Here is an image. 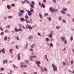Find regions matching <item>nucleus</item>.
Segmentation results:
<instances>
[{
	"mask_svg": "<svg viewBox=\"0 0 74 74\" xmlns=\"http://www.w3.org/2000/svg\"><path fill=\"white\" fill-rule=\"evenodd\" d=\"M19 11L20 13H19L18 14L20 17H22V16L23 15V13H25V10H21L20 9L19 10Z\"/></svg>",
	"mask_w": 74,
	"mask_h": 74,
	"instance_id": "obj_1",
	"label": "nucleus"
},
{
	"mask_svg": "<svg viewBox=\"0 0 74 74\" xmlns=\"http://www.w3.org/2000/svg\"><path fill=\"white\" fill-rule=\"evenodd\" d=\"M37 58V56H30L29 57V59L32 62L34 61V59H33V58Z\"/></svg>",
	"mask_w": 74,
	"mask_h": 74,
	"instance_id": "obj_2",
	"label": "nucleus"
},
{
	"mask_svg": "<svg viewBox=\"0 0 74 74\" xmlns=\"http://www.w3.org/2000/svg\"><path fill=\"white\" fill-rule=\"evenodd\" d=\"M49 11L50 12H54L55 11V9H52L51 7H50L49 8Z\"/></svg>",
	"mask_w": 74,
	"mask_h": 74,
	"instance_id": "obj_3",
	"label": "nucleus"
},
{
	"mask_svg": "<svg viewBox=\"0 0 74 74\" xmlns=\"http://www.w3.org/2000/svg\"><path fill=\"white\" fill-rule=\"evenodd\" d=\"M52 66L53 69V70L54 71H56V66L54 65V64H52Z\"/></svg>",
	"mask_w": 74,
	"mask_h": 74,
	"instance_id": "obj_4",
	"label": "nucleus"
},
{
	"mask_svg": "<svg viewBox=\"0 0 74 74\" xmlns=\"http://www.w3.org/2000/svg\"><path fill=\"white\" fill-rule=\"evenodd\" d=\"M17 59L18 60H20V59H21V57H20V53H19L17 55Z\"/></svg>",
	"mask_w": 74,
	"mask_h": 74,
	"instance_id": "obj_5",
	"label": "nucleus"
},
{
	"mask_svg": "<svg viewBox=\"0 0 74 74\" xmlns=\"http://www.w3.org/2000/svg\"><path fill=\"white\" fill-rule=\"evenodd\" d=\"M28 15H29V16H31V15H33V14H32V13L30 11H28Z\"/></svg>",
	"mask_w": 74,
	"mask_h": 74,
	"instance_id": "obj_6",
	"label": "nucleus"
},
{
	"mask_svg": "<svg viewBox=\"0 0 74 74\" xmlns=\"http://www.w3.org/2000/svg\"><path fill=\"white\" fill-rule=\"evenodd\" d=\"M20 19L21 21V22H23V21H25V20L24 18H20Z\"/></svg>",
	"mask_w": 74,
	"mask_h": 74,
	"instance_id": "obj_7",
	"label": "nucleus"
},
{
	"mask_svg": "<svg viewBox=\"0 0 74 74\" xmlns=\"http://www.w3.org/2000/svg\"><path fill=\"white\" fill-rule=\"evenodd\" d=\"M33 38V36H30L28 37V39H29V40H31V39H32Z\"/></svg>",
	"mask_w": 74,
	"mask_h": 74,
	"instance_id": "obj_8",
	"label": "nucleus"
},
{
	"mask_svg": "<svg viewBox=\"0 0 74 74\" xmlns=\"http://www.w3.org/2000/svg\"><path fill=\"white\" fill-rule=\"evenodd\" d=\"M7 7L8 10L9 9H11V6L10 5H7Z\"/></svg>",
	"mask_w": 74,
	"mask_h": 74,
	"instance_id": "obj_9",
	"label": "nucleus"
},
{
	"mask_svg": "<svg viewBox=\"0 0 74 74\" xmlns=\"http://www.w3.org/2000/svg\"><path fill=\"white\" fill-rule=\"evenodd\" d=\"M12 50H13V49H10L9 50V52H10V53H11V54H12Z\"/></svg>",
	"mask_w": 74,
	"mask_h": 74,
	"instance_id": "obj_10",
	"label": "nucleus"
},
{
	"mask_svg": "<svg viewBox=\"0 0 74 74\" xmlns=\"http://www.w3.org/2000/svg\"><path fill=\"white\" fill-rule=\"evenodd\" d=\"M39 17L40 19H42V16L41 15V14H40V13H39Z\"/></svg>",
	"mask_w": 74,
	"mask_h": 74,
	"instance_id": "obj_11",
	"label": "nucleus"
},
{
	"mask_svg": "<svg viewBox=\"0 0 74 74\" xmlns=\"http://www.w3.org/2000/svg\"><path fill=\"white\" fill-rule=\"evenodd\" d=\"M31 5H33L34 6L35 5L34 4H35V3H34V2L33 1H32V2L31 3Z\"/></svg>",
	"mask_w": 74,
	"mask_h": 74,
	"instance_id": "obj_12",
	"label": "nucleus"
},
{
	"mask_svg": "<svg viewBox=\"0 0 74 74\" xmlns=\"http://www.w3.org/2000/svg\"><path fill=\"white\" fill-rule=\"evenodd\" d=\"M47 19L49 21H51V18L50 17H47Z\"/></svg>",
	"mask_w": 74,
	"mask_h": 74,
	"instance_id": "obj_13",
	"label": "nucleus"
},
{
	"mask_svg": "<svg viewBox=\"0 0 74 74\" xmlns=\"http://www.w3.org/2000/svg\"><path fill=\"white\" fill-rule=\"evenodd\" d=\"M1 51L3 53H5V51H4V49H2Z\"/></svg>",
	"mask_w": 74,
	"mask_h": 74,
	"instance_id": "obj_14",
	"label": "nucleus"
},
{
	"mask_svg": "<svg viewBox=\"0 0 74 74\" xmlns=\"http://www.w3.org/2000/svg\"><path fill=\"white\" fill-rule=\"evenodd\" d=\"M40 69L42 72H44V70L42 66L40 67Z\"/></svg>",
	"mask_w": 74,
	"mask_h": 74,
	"instance_id": "obj_15",
	"label": "nucleus"
},
{
	"mask_svg": "<svg viewBox=\"0 0 74 74\" xmlns=\"http://www.w3.org/2000/svg\"><path fill=\"white\" fill-rule=\"evenodd\" d=\"M36 64H41V62H40L39 61H37L36 62Z\"/></svg>",
	"mask_w": 74,
	"mask_h": 74,
	"instance_id": "obj_16",
	"label": "nucleus"
},
{
	"mask_svg": "<svg viewBox=\"0 0 74 74\" xmlns=\"http://www.w3.org/2000/svg\"><path fill=\"white\" fill-rule=\"evenodd\" d=\"M61 13H62L63 14H65V12L63 10L61 11Z\"/></svg>",
	"mask_w": 74,
	"mask_h": 74,
	"instance_id": "obj_17",
	"label": "nucleus"
},
{
	"mask_svg": "<svg viewBox=\"0 0 74 74\" xmlns=\"http://www.w3.org/2000/svg\"><path fill=\"white\" fill-rule=\"evenodd\" d=\"M10 25H8L5 27L7 28V29H9L10 28Z\"/></svg>",
	"mask_w": 74,
	"mask_h": 74,
	"instance_id": "obj_18",
	"label": "nucleus"
},
{
	"mask_svg": "<svg viewBox=\"0 0 74 74\" xmlns=\"http://www.w3.org/2000/svg\"><path fill=\"white\" fill-rule=\"evenodd\" d=\"M45 58L46 59V60H47V61H49V60H48V59H47V55H45Z\"/></svg>",
	"mask_w": 74,
	"mask_h": 74,
	"instance_id": "obj_19",
	"label": "nucleus"
},
{
	"mask_svg": "<svg viewBox=\"0 0 74 74\" xmlns=\"http://www.w3.org/2000/svg\"><path fill=\"white\" fill-rule=\"evenodd\" d=\"M8 18L9 19H12V16H8Z\"/></svg>",
	"mask_w": 74,
	"mask_h": 74,
	"instance_id": "obj_20",
	"label": "nucleus"
},
{
	"mask_svg": "<svg viewBox=\"0 0 74 74\" xmlns=\"http://www.w3.org/2000/svg\"><path fill=\"white\" fill-rule=\"evenodd\" d=\"M30 12H33V9H32V8H31L30 10Z\"/></svg>",
	"mask_w": 74,
	"mask_h": 74,
	"instance_id": "obj_21",
	"label": "nucleus"
},
{
	"mask_svg": "<svg viewBox=\"0 0 74 74\" xmlns=\"http://www.w3.org/2000/svg\"><path fill=\"white\" fill-rule=\"evenodd\" d=\"M14 31L16 32H18V29L16 28L14 29Z\"/></svg>",
	"mask_w": 74,
	"mask_h": 74,
	"instance_id": "obj_22",
	"label": "nucleus"
},
{
	"mask_svg": "<svg viewBox=\"0 0 74 74\" xmlns=\"http://www.w3.org/2000/svg\"><path fill=\"white\" fill-rule=\"evenodd\" d=\"M42 6L43 8H45V6L42 3Z\"/></svg>",
	"mask_w": 74,
	"mask_h": 74,
	"instance_id": "obj_23",
	"label": "nucleus"
},
{
	"mask_svg": "<svg viewBox=\"0 0 74 74\" xmlns=\"http://www.w3.org/2000/svg\"><path fill=\"white\" fill-rule=\"evenodd\" d=\"M30 7L32 8H33V9H34V7L33 6V5H30Z\"/></svg>",
	"mask_w": 74,
	"mask_h": 74,
	"instance_id": "obj_24",
	"label": "nucleus"
},
{
	"mask_svg": "<svg viewBox=\"0 0 74 74\" xmlns=\"http://www.w3.org/2000/svg\"><path fill=\"white\" fill-rule=\"evenodd\" d=\"M25 18H26V19H29V17L27 16H25Z\"/></svg>",
	"mask_w": 74,
	"mask_h": 74,
	"instance_id": "obj_25",
	"label": "nucleus"
},
{
	"mask_svg": "<svg viewBox=\"0 0 74 74\" xmlns=\"http://www.w3.org/2000/svg\"><path fill=\"white\" fill-rule=\"evenodd\" d=\"M46 41L47 42H48V41H49V39L47 38H46Z\"/></svg>",
	"mask_w": 74,
	"mask_h": 74,
	"instance_id": "obj_26",
	"label": "nucleus"
},
{
	"mask_svg": "<svg viewBox=\"0 0 74 74\" xmlns=\"http://www.w3.org/2000/svg\"><path fill=\"white\" fill-rule=\"evenodd\" d=\"M4 40L5 41H6L7 40V37H4Z\"/></svg>",
	"mask_w": 74,
	"mask_h": 74,
	"instance_id": "obj_27",
	"label": "nucleus"
},
{
	"mask_svg": "<svg viewBox=\"0 0 74 74\" xmlns=\"http://www.w3.org/2000/svg\"><path fill=\"white\" fill-rule=\"evenodd\" d=\"M28 27L29 29H32V27L30 26H28Z\"/></svg>",
	"mask_w": 74,
	"mask_h": 74,
	"instance_id": "obj_28",
	"label": "nucleus"
},
{
	"mask_svg": "<svg viewBox=\"0 0 74 74\" xmlns=\"http://www.w3.org/2000/svg\"><path fill=\"white\" fill-rule=\"evenodd\" d=\"M56 28L57 29H60V27L59 26H57L56 27Z\"/></svg>",
	"mask_w": 74,
	"mask_h": 74,
	"instance_id": "obj_29",
	"label": "nucleus"
},
{
	"mask_svg": "<svg viewBox=\"0 0 74 74\" xmlns=\"http://www.w3.org/2000/svg\"><path fill=\"white\" fill-rule=\"evenodd\" d=\"M18 31H19L20 32H22V30L21 28H19L18 29Z\"/></svg>",
	"mask_w": 74,
	"mask_h": 74,
	"instance_id": "obj_30",
	"label": "nucleus"
},
{
	"mask_svg": "<svg viewBox=\"0 0 74 74\" xmlns=\"http://www.w3.org/2000/svg\"><path fill=\"white\" fill-rule=\"evenodd\" d=\"M70 39L71 41H73V36H71Z\"/></svg>",
	"mask_w": 74,
	"mask_h": 74,
	"instance_id": "obj_31",
	"label": "nucleus"
},
{
	"mask_svg": "<svg viewBox=\"0 0 74 74\" xmlns=\"http://www.w3.org/2000/svg\"><path fill=\"white\" fill-rule=\"evenodd\" d=\"M44 69L45 71H48V70L46 69V68H44Z\"/></svg>",
	"mask_w": 74,
	"mask_h": 74,
	"instance_id": "obj_32",
	"label": "nucleus"
},
{
	"mask_svg": "<svg viewBox=\"0 0 74 74\" xmlns=\"http://www.w3.org/2000/svg\"><path fill=\"white\" fill-rule=\"evenodd\" d=\"M0 34L1 36H3V34H4V32H2Z\"/></svg>",
	"mask_w": 74,
	"mask_h": 74,
	"instance_id": "obj_33",
	"label": "nucleus"
},
{
	"mask_svg": "<svg viewBox=\"0 0 74 74\" xmlns=\"http://www.w3.org/2000/svg\"><path fill=\"white\" fill-rule=\"evenodd\" d=\"M62 10L64 11H66L67 10V8H62Z\"/></svg>",
	"mask_w": 74,
	"mask_h": 74,
	"instance_id": "obj_34",
	"label": "nucleus"
},
{
	"mask_svg": "<svg viewBox=\"0 0 74 74\" xmlns=\"http://www.w3.org/2000/svg\"><path fill=\"white\" fill-rule=\"evenodd\" d=\"M1 71H3V70H4V69L3 68H1L0 69Z\"/></svg>",
	"mask_w": 74,
	"mask_h": 74,
	"instance_id": "obj_35",
	"label": "nucleus"
},
{
	"mask_svg": "<svg viewBox=\"0 0 74 74\" xmlns=\"http://www.w3.org/2000/svg\"><path fill=\"white\" fill-rule=\"evenodd\" d=\"M52 47H53V44L52 43H50L49 44Z\"/></svg>",
	"mask_w": 74,
	"mask_h": 74,
	"instance_id": "obj_36",
	"label": "nucleus"
},
{
	"mask_svg": "<svg viewBox=\"0 0 74 74\" xmlns=\"http://www.w3.org/2000/svg\"><path fill=\"white\" fill-rule=\"evenodd\" d=\"M61 39L62 40V41H63L64 40V37H62L61 38Z\"/></svg>",
	"mask_w": 74,
	"mask_h": 74,
	"instance_id": "obj_37",
	"label": "nucleus"
},
{
	"mask_svg": "<svg viewBox=\"0 0 74 74\" xmlns=\"http://www.w3.org/2000/svg\"><path fill=\"white\" fill-rule=\"evenodd\" d=\"M39 5H40V6H41V7H42L41 6V3H40V2H39Z\"/></svg>",
	"mask_w": 74,
	"mask_h": 74,
	"instance_id": "obj_38",
	"label": "nucleus"
},
{
	"mask_svg": "<svg viewBox=\"0 0 74 74\" xmlns=\"http://www.w3.org/2000/svg\"><path fill=\"white\" fill-rule=\"evenodd\" d=\"M0 29L1 30V31H3V28H2V27H0Z\"/></svg>",
	"mask_w": 74,
	"mask_h": 74,
	"instance_id": "obj_39",
	"label": "nucleus"
},
{
	"mask_svg": "<svg viewBox=\"0 0 74 74\" xmlns=\"http://www.w3.org/2000/svg\"><path fill=\"white\" fill-rule=\"evenodd\" d=\"M12 7H15V4H14V3L12 4Z\"/></svg>",
	"mask_w": 74,
	"mask_h": 74,
	"instance_id": "obj_40",
	"label": "nucleus"
},
{
	"mask_svg": "<svg viewBox=\"0 0 74 74\" xmlns=\"http://www.w3.org/2000/svg\"><path fill=\"white\" fill-rule=\"evenodd\" d=\"M8 30H5V32L6 33H8Z\"/></svg>",
	"mask_w": 74,
	"mask_h": 74,
	"instance_id": "obj_41",
	"label": "nucleus"
},
{
	"mask_svg": "<svg viewBox=\"0 0 74 74\" xmlns=\"http://www.w3.org/2000/svg\"><path fill=\"white\" fill-rule=\"evenodd\" d=\"M71 64H73V63H74V62H73V60H72L71 61Z\"/></svg>",
	"mask_w": 74,
	"mask_h": 74,
	"instance_id": "obj_42",
	"label": "nucleus"
},
{
	"mask_svg": "<svg viewBox=\"0 0 74 74\" xmlns=\"http://www.w3.org/2000/svg\"><path fill=\"white\" fill-rule=\"evenodd\" d=\"M38 36H41V35L40 34L39 32L38 33Z\"/></svg>",
	"mask_w": 74,
	"mask_h": 74,
	"instance_id": "obj_43",
	"label": "nucleus"
},
{
	"mask_svg": "<svg viewBox=\"0 0 74 74\" xmlns=\"http://www.w3.org/2000/svg\"><path fill=\"white\" fill-rule=\"evenodd\" d=\"M28 25H26V28H27V29H28Z\"/></svg>",
	"mask_w": 74,
	"mask_h": 74,
	"instance_id": "obj_44",
	"label": "nucleus"
},
{
	"mask_svg": "<svg viewBox=\"0 0 74 74\" xmlns=\"http://www.w3.org/2000/svg\"><path fill=\"white\" fill-rule=\"evenodd\" d=\"M16 48H17V49H19V48L18 47V45H17L16 46Z\"/></svg>",
	"mask_w": 74,
	"mask_h": 74,
	"instance_id": "obj_45",
	"label": "nucleus"
},
{
	"mask_svg": "<svg viewBox=\"0 0 74 74\" xmlns=\"http://www.w3.org/2000/svg\"><path fill=\"white\" fill-rule=\"evenodd\" d=\"M45 15H47V16H48V13H45Z\"/></svg>",
	"mask_w": 74,
	"mask_h": 74,
	"instance_id": "obj_46",
	"label": "nucleus"
},
{
	"mask_svg": "<svg viewBox=\"0 0 74 74\" xmlns=\"http://www.w3.org/2000/svg\"><path fill=\"white\" fill-rule=\"evenodd\" d=\"M26 1L27 3H29V2L27 0H26V1Z\"/></svg>",
	"mask_w": 74,
	"mask_h": 74,
	"instance_id": "obj_47",
	"label": "nucleus"
},
{
	"mask_svg": "<svg viewBox=\"0 0 74 74\" xmlns=\"http://www.w3.org/2000/svg\"><path fill=\"white\" fill-rule=\"evenodd\" d=\"M38 67H40V65L39 64H37Z\"/></svg>",
	"mask_w": 74,
	"mask_h": 74,
	"instance_id": "obj_48",
	"label": "nucleus"
},
{
	"mask_svg": "<svg viewBox=\"0 0 74 74\" xmlns=\"http://www.w3.org/2000/svg\"><path fill=\"white\" fill-rule=\"evenodd\" d=\"M63 22H64V23H66V21L65 20H63Z\"/></svg>",
	"mask_w": 74,
	"mask_h": 74,
	"instance_id": "obj_49",
	"label": "nucleus"
},
{
	"mask_svg": "<svg viewBox=\"0 0 74 74\" xmlns=\"http://www.w3.org/2000/svg\"><path fill=\"white\" fill-rule=\"evenodd\" d=\"M31 55H32V56L34 55V52H32L31 53Z\"/></svg>",
	"mask_w": 74,
	"mask_h": 74,
	"instance_id": "obj_50",
	"label": "nucleus"
},
{
	"mask_svg": "<svg viewBox=\"0 0 74 74\" xmlns=\"http://www.w3.org/2000/svg\"><path fill=\"white\" fill-rule=\"evenodd\" d=\"M29 23H30L32 22V21H28Z\"/></svg>",
	"mask_w": 74,
	"mask_h": 74,
	"instance_id": "obj_51",
	"label": "nucleus"
},
{
	"mask_svg": "<svg viewBox=\"0 0 74 74\" xmlns=\"http://www.w3.org/2000/svg\"><path fill=\"white\" fill-rule=\"evenodd\" d=\"M30 51H32V52H33V50L32 49H30Z\"/></svg>",
	"mask_w": 74,
	"mask_h": 74,
	"instance_id": "obj_52",
	"label": "nucleus"
},
{
	"mask_svg": "<svg viewBox=\"0 0 74 74\" xmlns=\"http://www.w3.org/2000/svg\"><path fill=\"white\" fill-rule=\"evenodd\" d=\"M25 21H26L27 23H28V21H27V20L26 19H25Z\"/></svg>",
	"mask_w": 74,
	"mask_h": 74,
	"instance_id": "obj_53",
	"label": "nucleus"
},
{
	"mask_svg": "<svg viewBox=\"0 0 74 74\" xmlns=\"http://www.w3.org/2000/svg\"><path fill=\"white\" fill-rule=\"evenodd\" d=\"M21 67H22V68H23V64H21Z\"/></svg>",
	"mask_w": 74,
	"mask_h": 74,
	"instance_id": "obj_54",
	"label": "nucleus"
},
{
	"mask_svg": "<svg viewBox=\"0 0 74 74\" xmlns=\"http://www.w3.org/2000/svg\"><path fill=\"white\" fill-rule=\"evenodd\" d=\"M43 0V2H44V3H46V1L47 0Z\"/></svg>",
	"mask_w": 74,
	"mask_h": 74,
	"instance_id": "obj_55",
	"label": "nucleus"
},
{
	"mask_svg": "<svg viewBox=\"0 0 74 74\" xmlns=\"http://www.w3.org/2000/svg\"><path fill=\"white\" fill-rule=\"evenodd\" d=\"M16 40H19V39L18 36L16 37Z\"/></svg>",
	"mask_w": 74,
	"mask_h": 74,
	"instance_id": "obj_56",
	"label": "nucleus"
},
{
	"mask_svg": "<svg viewBox=\"0 0 74 74\" xmlns=\"http://www.w3.org/2000/svg\"><path fill=\"white\" fill-rule=\"evenodd\" d=\"M49 37H51L52 38H53L52 36V35H49Z\"/></svg>",
	"mask_w": 74,
	"mask_h": 74,
	"instance_id": "obj_57",
	"label": "nucleus"
},
{
	"mask_svg": "<svg viewBox=\"0 0 74 74\" xmlns=\"http://www.w3.org/2000/svg\"><path fill=\"white\" fill-rule=\"evenodd\" d=\"M59 20H60V21H61V17H59Z\"/></svg>",
	"mask_w": 74,
	"mask_h": 74,
	"instance_id": "obj_58",
	"label": "nucleus"
},
{
	"mask_svg": "<svg viewBox=\"0 0 74 74\" xmlns=\"http://www.w3.org/2000/svg\"><path fill=\"white\" fill-rule=\"evenodd\" d=\"M4 18L5 19V20H7V18L6 17H4Z\"/></svg>",
	"mask_w": 74,
	"mask_h": 74,
	"instance_id": "obj_59",
	"label": "nucleus"
},
{
	"mask_svg": "<svg viewBox=\"0 0 74 74\" xmlns=\"http://www.w3.org/2000/svg\"><path fill=\"white\" fill-rule=\"evenodd\" d=\"M63 65H65L66 64V63L64 62H63Z\"/></svg>",
	"mask_w": 74,
	"mask_h": 74,
	"instance_id": "obj_60",
	"label": "nucleus"
},
{
	"mask_svg": "<svg viewBox=\"0 0 74 74\" xmlns=\"http://www.w3.org/2000/svg\"><path fill=\"white\" fill-rule=\"evenodd\" d=\"M22 28L23 29H25V27L24 26H22Z\"/></svg>",
	"mask_w": 74,
	"mask_h": 74,
	"instance_id": "obj_61",
	"label": "nucleus"
},
{
	"mask_svg": "<svg viewBox=\"0 0 74 74\" xmlns=\"http://www.w3.org/2000/svg\"><path fill=\"white\" fill-rule=\"evenodd\" d=\"M25 62H26V63H27L29 62V61L28 60H26L25 61Z\"/></svg>",
	"mask_w": 74,
	"mask_h": 74,
	"instance_id": "obj_62",
	"label": "nucleus"
},
{
	"mask_svg": "<svg viewBox=\"0 0 74 74\" xmlns=\"http://www.w3.org/2000/svg\"><path fill=\"white\" fill-rule=\"evenodd\" d=\"M24 3H25V1H23L22 4H24Z\"/></svg>",
	"mask_w": 74,
	"mask_h": 74,
	"instance_id": "obj_63",
	"label": "nucleus"
},
{
	"mask_svg": "<svg viewBox=\"0 0 74 74\" xmlns=\"http://www.w3.org/2000/svg\"><path fill=\"white\" fill-rule=\"evenodd\" d=\"M34 74H37V73H36V72H34Z\"/></svg>",
	"mask_w": 74,
	"mask_h": 74,
	"instance_id": "obj_64",
	"label": "nucleus"
}]
</instances>
